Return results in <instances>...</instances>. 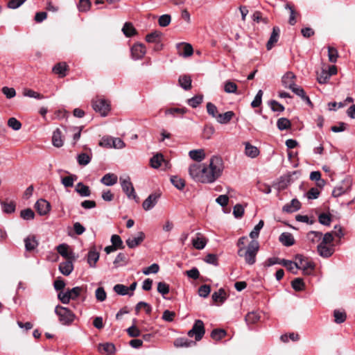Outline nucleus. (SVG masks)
<instances>
[{"mask_svg":"<svg viewBox=\"0 0 355 355\" xmlns=\"http://www.w3.org/2000/svg\"><path fill=\"white\" fill-rule=\"evenodd\" d=\"M259 245L257 241L252 240L248 248H240L238 250V255L243 257L245 262L249 265H253L256 262V255L259 251Z\"/></svg>","mask_w":355,"mask_h":355,"instance_id":"nucleus-2","label":"nucleus"},{"mask_svg":"<svg viewBox=\"0 0 355 355\" xmlns=\"http://www.w3.org/2000/svg\"><path fill=\"white\" fill-rule=\"evenodd\" d=\"M223 168L222 159L218 156H212L209 164H193L190 165L189 173L196 182L211 184L222 175Z\"/></svg>","mask_w":355,"mask_h":355,"instance_id":"nucleus-1","label":"nucleus"},{"mask_svg":"<svg viewBox=\"0 0 355 355\" xmlns=\"http://www.w3.org/2000/svg\"><path fill=\"white\" fill-rule=\"evenodd\" d=\"M58 252L67 259L75 260L76 256L72 251H69V246L65 243L59 245L57 247Z\"/></svg>","mask_w":355,"mask_h":355,"instance_id":"nucleus-13","label":"nucleus"},{"mask_svg":"<svg viewBox=\"0 0 355 355\" xmlns=\"http://www.w3.org/2000/svg\"><path fill=\"white\" fill-rule=\"evenodd\" d=\"M171 21V15H163L159 17L158 19V24L162 27H166L169 25Z\"/></svg>","mask_w":355,"mask_h":355,"instance_id":"nucleus-63","label":"nucleus"},{"mask_svg":"<svg viewBox=\"0 0 355 355\" xmlns=\"http://www.w3.org/2000/svg\"><path fill=\"white\" fill-rule=\"evenodd\" d=\"M334 252V249L333 245L328 246L324 244H318V254L324 257V258H328L331 257Z\"/></svg>","mask_w":355,"mask_h":355,"instance_id":"nucleus-16","label":"nucleus"},{"mask_svg":"<svg viewBox=\"0 0 355 355\" xmlns=\"http://www.w3.org/2000/svg\"><path fill=\"white\" fill-rule=\"evenodd\" d=\"M318 220L322 225L329 226L331 223V218L329 214L322 213L319 215Z\"/></svg>","mask_w":355,"mask_h":355,"instance_id":"nucleus-64","label":"nucleus"},{"mask_svg":"<svg viewBox=\"0 0 355 355\" xmlns=\"http://www.w3.org/2000/svg\"><path fill=\"white\" fill-rule=\"evenodd\" d=\"M279 264L286 268L288 270L292 272L293 274H297L296 261L293 262L290 260L282 259L280 260Z\"/></svg>","mask_w":355,"mask_h":355,"instance_id":"nucleus-40","label":"nucleus"},{"mask_svg":"<svg viewBox=\"0 0 355 355\" xmlns=\"http://www.w3.org/2000/svg\"><path fill=\"white\" fill-rule=\"evenodd\" d=\"M92 105L93 109L102 116H106L110 110V103L104 98L97 97L93 99Z\"/></svg>","mask_w":355,"mask_h":355,"instance_id":"nucleus-5","label":"nucleus"},{"mask_svg":"<svg viewBox=\"0 0 355 355\" xmlns=\"http://www.w3.org/2000/svg\"><path fill=\"white\" fill-rule=\"evenodd\" d=\"M162 33L159 31H154L146 36V40L149 43H158L161 37Z\"/></svg>","mask_w":355,"mask_h":355,"instance_id":"nucleus-42","label":"nucleus"},{"mask_svg":"<svg viewBox=\"0 0 355 355\" xmlns=\"http://www.w3.org/2000/svg\"><path fill=\"white\" fill-rule=\"evenodd\" d=\"M279 33L280 30L279 27H273L272 32L270 35L269 40L266 44V48L268 50H270L273 47L274 44L277 42L279 40Z\"/></svg>","mask_w":355,"mask_h":355,"instance_id":"nucleus-17","label":"nucleus"},{"mask_svg":"<svg viewBox=\"0 0 355 355\" xmlns=\"http://www.w3.org/2000/svg\"><path fill=\"white\" fill-rule=\"evenodd\" d=\"M245 153L248 157L255 158L259 155V150L256 146L247 142L245 143Z\"/></svg>","mask_w":355,"mask_h":355,"instance_id":"nucleus-30","label":"nucleus"},{"mask_svg":"<svg viewBox=\"0 0 355 355\" xmlns=\"http://www.w3.org/2000/svg\"><path fill=\"white\" fill-rule=\"evenodd\" d=\"M122 31L126 37H132L137 33L136 29L130 22H125L123 26Z\"/></svg>","mask_w":355,"mask_h":355,"instance_id":"nucleus-38","label":"nucleus"},{"mask_svg":"<svg viewBox=\"0 0 355 355\" xmlns=\"http://www.w3.org/2000/svg\"><path fill=\"white\" fill-rule=\"evenodd\" d=\"M234 112L232 111H227L224 114H219L216 121L218 123L220 124H227L234 117Z\"/></svg>","mask_w":355,"mask_h":355,"instance_id":"nucleus-26","label":"nucleus"},{"mask_svg":"<svg viewBox=\"0 0 355 355\" xmlns=\"http://www.w3.org/2000/svg\"><path fill=\"white\" fill-rule=\"evenodd\" d=\"M260 318L259 315L256 312L248 313L245 318V322L248 324H252L256 323Z\"/></svg>","mask_w":355,"mask_h":355,"instance_id":"nucleus-48","label":"nucleus"},{"mask_svg":"<svg viewBox=\"0 0 355 355\" xmlns=\"http://www.w3.org/2000/svg\"><path fill=\"white\" fill-rule=\"evenodd\" d=\"M98 351L106 355H111L115 352V346L113 343H105L98 345Z\"/></svg>","mask_w":355,"mask_h":355,"instance_id":"nucleus-24","label":"nucleus"},{"mask_svg":"<svg viewBox=\"0 0 355 355\" xmlns=\"http://www.w3.org/2000/svg\"><path fill=\"white\" fill-rule=\"evenodd\" d=\"M212 300L215 302H224L226 300V293L224 289L220 288L218 291L212 294Z\"/></svg>","mask_w":355,"mask_h":355,"instance_id":"nucleus-39","label":"nucleus"},{"mask_svg":"<svg viewBox=\"0 0 355 355\" xmlns=\"http://www.w3.org/2000/svg\"><path fill=\"white\" fill-rule=\"evenodd\" d=\"M145 239V234L143 232H139L136 236L129 237L126 240V244L128 248L132 249L139 245Z\"/></svg>","mask_w":355,"mask_h":355,"instance_id":"nucleus-10","label":"nucleus"},{"mask_svg":"<svg viewBox=\"0 0 355 355\" xmlns=\"http://www.w3.org/2000/svg\"><path fill=\"white\" fill-rule=\"evenodd\" d=\"M130 50L132 58L135 60L141 59L146 53V46L141 43L134 44Z\"/></svg>","mask_w":355,"mask_h":355,"instance_id":"nucleus-9","label":"nucleus"},{"mask_svg":"<svg viewBox=\"0 0 355 355\" xmlns=\"http://www.w3.org/2000/svg\"><path fill=\"white\" fill-rule=\"evenodd\" d=\"M330 78L329 73H327V71L325 69H322L318 74L317 77V80L320 84H325L327 83L328 80Z\"/></svg>","mask_w":355,"mask_h":355,"instance_id":"nucleus-57","label":"nucleus"},{"mask_svg":"<svg viewBox=\"0 0 355 355\" xmlns=\"http://www.w3.org/2000/svg\"><path fill=\"white\" fill-rule=\"evenodd\" d=\"M191 159L196 162H201L205 159L206 155L203 149L192 150L189 153Z\"/></svg>","mask_w":355,"mask_h":355,"instance_id":"nucleus-25","label":"nucleus"},{"mask_svg":"<svg viewBox=\"0 0 355 355\" xmlns=\"http://www.w3.org/2000/svg\"><path fill=\"white\" fill-rule=\"evenodd\" d=\"M279 241L285 246H291L295 243V239L292 234L289 232H283L279 238Z\"/></svg>","mask_w":355,"mask_h":355,"instance_id":"nucleus-21","label":"nucleus"},{"mask_svg":"<svg viewBox=\"0 0 355 355\" xmlns=\"http://www.w3.org/2000/svg\"><path fill=\"white\" fill-rule=\"evenodd\" d=\"M206 107L209 115L216 119L219 114L217 107L214 103L209 102L207 103Z\"/></svg>","mask_w":355,"mask_h":355,"instance_id":"nucleus-46","label":"nucleus"},{"mask_svg":"<svg viewBox=\"0 0 355 355\" xmlns=\"http://www.w3.org/2000/svg\"><path fill=\"white\" fill-rule=\"evenodd\" d=\"M111 242L116 249H123L124 245L121 237L117 234H114L111 236Z\"/></svg>","mask_w":355,"mask_h":355,"instance_id":"nucleus-56","label":"nucleus"},{"mask_svg":"<svg viewBox=\"0 0 355 355\" xmlns=\"http://www.w3.org/2000/svg\"><path fill=\"white\" fill-rule=\"evenodd\" d=\"M55 313L58 316L59 321L64 325L71 324L76 317L71 310L60 305L55 306Z\"/></svg>","mask_w":355,"mask_h":355,"instance_id":"nucleus-3","label":"nucleus"},{"mask_svg":"<svg viewBox=\"0 0 355 355\" xmlns=\"http://www.w3.org/2000/svg\"><path fill=\"white\" fill-rule=\"evenodd\" d=\"M334 316L335 322L338 324L344 322L347 318L345 312L340 310H334Z\"/></svg>","mask_w":355,"mask_h":355,"instance_id":"nucleus-47","label":"nucleus"},{"mask_svg":"<svg viewBox=\"0 0 355 355\" xmlns=\"http://www.w3.org/2000/svg\"><path fill=\"white\" fill-rule=\"evenodd\" d=\"M226 335V331L222 329H215L211 333V337L215 340H219L224 338Z\"/></svg>","mask_w":355,"mask_h":355,"instance_id":"nucleus-51","label":"nucleus"},{"mask_svg":"<svg viewBox=\"0 0 355 355\" xmlns=\"http://www.w3.org/2000/svg\"><path fill=\"white\" fill-rule=\"evenodd\" d=\"M171 182L173 185L179 190L183 189L185 187V181L178 176H172L171 178Z\"/></svg>","mask_w":355,"mask_h":355,"instance_id":"nucleus-43","label":"nucleus"},{"mask_svg":"<svg viewBox=\"0 0 355 355\" xmlns=\"http://www.w3.org/2000/svg\"><path fill=\"white\" fill-rule=\"evenodd\" d=\"M20 216L26 220H33L35 217V213L31 209H25L21 211Z\"/></svg>","mask_w":355,"mask_h":355,"instance_id":"nucleus-54","label":"nucleus"},{"mask_svg":"<svg viewBox=\"0 0 355 355\" xmlns=\"http://www.w3.org/2000/svg\"><path fill=\"white\" fill-rule=\"evenodd\" d=\"M67 67L68 66L65 62H60L53 67V71L62 78L66 76L65 72L67 70Z\"/></svg>","mask_w":355,"mask_h":355,"instance_id":"nucleus-34","label":"nucleus"},{"mask_svg":"<svg viewBox=\"0 0 355 355\" xmlns=\"http://www.w3.org/2000/svg\"><path fill=\"white\" fill-rule=\"evenodd\" d=\"M50 208L51 205L46 200L40 199L35 203V209L40 216L47 214L50 211Z\"/></svg>","mask_w":355,"mask_h":355,"instance_id":"nucleus-12","label":"nucleus"},{"mask_svg":"<svg viewBox=\"0 0 355 355\" xmlns=\"http://www.w3.org/2000/svg\"><path fill=\"white\" fill-rule=\"evenodd\" d=\"M128 263V258L126 254L120 252L118 254L113 264L115 268L125 266Z\"/></svg>","mask_w":355,"mask_h":355,"instance_id":"nucleus-29","label":"nucleus"},{"mask_svg":"<svg viewBox=\"0 0 355 355\" xmlns=\"http://www.w3.org/2000/svg\"><path fill=\"white\" fill-rule=\"evenodd\" d=\"M207 243V239L200 233L197 234V237L192 240L193 246L197 250H202L205 248Z\"/></svg>","mask_w":355,"mask_h":355,"instance_id":"nucleus-20","label":"nucleus"},{"mask_svg":"<svg viewBox=\"0 0 355 355\" xmlns=\"http://www.w3.org/2000/svg\"><path fill=\"white\" fill-rule=\"evenodd\" d=\"M114 292H116L118 295H125L128 293V288L123 284H116L113 288Z\"/></svg>","mask_w":355,"mask_h":355,"instance_id":"nucleus-59","label":"nucleus"},{"mask_svg":"<svg viewBox=\"0 0 355 355\" xmlns=\"http://www.w3.org/2000/svg\"><path fill=\"white\" fill-rule=\"evenodd\" d=\"M301 204L297 199H293L289 203L286 204L282 209L286 213H293L300 209Z\"/></svg>","mask_w":355,"mask_h":355,"instance_id":"nucleus-18","label":"nucleus"},{"mask_svg":"<svg viewBox=\"0 0 355 355\" xmlns=\"http://www.w3.org/2000/svg\"><path fill=\"white\" fill-rule=\"evenodd\" d=\"M178 53L183 57L191 56L193 53L192 46L188 43H180L178 44Z\"/></svg>","mask_w":355,"mask_h":355,"instance_id":"nucleus-15","label":"nucleus"},{"mask_svg":"<svg viewBox=\"0 0 355 355\" xmlns=\"http://www.w3.org/2000/svg\"><path fill=\"white\" fill-rule=\"evenodd\" d=\"M83 291V287L76 286L71 289H67L65 292H60L58 295V298L62 303L67 304L69 303L71 300H76L80 296Z\"/></svg>","mask_w":355,"mask_h":355,"instance_id":"nucleus-4","label":"nucleus"},{"mask_svg":"<svg viewBox=\"0 0 355 355\" xmlns=\"http://www.w3.org/2000/svg\"><path fill=\"white\" fill-rule=\"evenodd\" d=\"M23 94L25 96L30 97V98H37V99H42L44 98L43 95L31 89H24Z\"/></svg>","mask_w":355,"mask_h":355,"instance_id":"nucleus-58","label":"nucleus"},{"mask_svg":"<svg viewBox=\"0 0 355 355\" xmlns=\"http://www.w3.org/2000/svg\"><path fill=\"white\" fill-rule=\"evenodd\" d=\"M164 161V158L162 154H157L154 155L150 160V166L154 168H158L162 162Z\"/></svg>","mask_w":355,"mask_h":355,"instance_id":"nucleus-44","label":"nucleus"},{"mask_svg":"<svg viewBox=\"0 0 355 355\" xmlns=\"http://www.w3.org/2000/svg\"><path fill=\"white\" fill-rule=\"evenodd\" d=\"M262 96H263V92L262 90H259L257 93L254 100L251 103V106L254 108L258 107L261 105L262 102Z\"/></svg>","mask_w":355,"mask_h":355,"instance_id":"nucleus-62","label":"nucleus"},{"mask_svg":"<svg viewBox=\"0 0 355 355\" xmlns=\"http://www.w3.org/2000/svg\"><path fill=\"white\" fill-rule=\"evenodd\" d=\"M73 260L67 259L66 261L60 264L59 270L62 274L66 276L71 274L73 269Z\"/></svg>","mask_w":355,"mask_h":355,"instance_id":"nucleus-19","label":"nucleus"},{"mask_svg":"<svg viewBox=\"0 0 355 355\" xmlns=\"http://www.w3.org/2000/svg\"><path fill=\"white\" fill-rule=\"evenodd\" d=\"M8 125L14 130H19L21 128V122L14 117L8 119Z\"/></svg>","mask_w":355,"mask_h":355,"instance_id":"nucleus-61","label":"nucleus"},{"mask_svg":"<svg viewBox=\"0 0 355 355\" xmlns=\"http://www.w3.org/2000/svg\"><path fill=\"white\" fill-rule=\"evenodd\" d=\"M160 197V194L158 193H153L150 194L143 202V209L146 211H148L153 209L157 204L158 199Z\"/></svg>","mask_w":355,"mask_h":355,"instance_id":"nucleus-11","label":"nucleus"},{"mask_svg":"<svg viewBox=\"0 0 355 355\" xmlns=\"http://www.w3.org/2000/svg\"><path fill=\"white\" fill-rule=\"evenodd\" d=\"M296 270H302L304 274H309L314 269V264L302 254L295 256Z\"/></svg>","mask_w":355,"mask_h":355,"instance_id":"nucleus-6","label":"nucleus"},{"mask_svg":"<svg viewBox=\"0 0 355 355\" xmlns=\"http://www.w3.org/2000/svg\"><path fill=\"white\" fill-rule=\"evenodd\" d=\"M75 191L83 197H88L91 195L89 187L82 182H78L76 184Z\"/></svg>","mask_w":355,"mask_h":355,"instance_id":"nucleus-31","label":"nucleus"},{"mask_svg":"<svg viewBox=\"0 0 355 355\" xmlns=\"http://www.w3.org/2000/svg\"><path fill=\"white\" fill-rule=\"evenodd\" d=\"M188 110L186 107H172L166 110V114H171L174 116H182Z\"/></svg>","mask_w":355,"mask_h":355,"instance_id":"nucleus-33","label":"nucleus"},{"mask_svg":"<svg viewBox=\"0 0 355 355\" xmlns=\"http://www.w3.org/2000/svg\"><path fill=\"white\" fill-rule=\"evenodd\" d=\"M295 78V74L291 71H288L282 77V84L285 87H291L295 84L294 79Z\"/></svg>","mask_w":355,"mask_h":355,"instance_id":"nucleus-28","label":"nucleus"},{"mask_svg":"<svg viewBox=\"0 0 355 355\" xmlns=\"http://www.w3.org/2000/svg\"><path fill=\"white\" fill-rule=\"evenodd\" d=\"M224 90L226 93H236L237 91V85L234 82L227 80L225 83Z\"/></svg>","mask_w":355,"mask_h":355,"instance_id":"nucleus-53","label":"nucleus"},{"mask_svg":"<svg viewBox=\"0 0 355 355\" xmlns=\"http://www.w3.org/2000/svg\"><path fill=\"white\" fill-rule=\"evenodd\" d=\"M291 121L286 118H280L277 120V126L279 130H284L291 127Z\"/></svg>","mask_w":355,"mask_h":355,"instance_id":"nucleus-45","label":"nucleus"},{"mask_svg":"<svg viewBox=\"0 0 355 355\" xmlns=\"http://www.w3.org/2000/svg\"><path fill=\"white\" fill-rule=\"evenodd\" d=\"M121 184L123 192L127 195L130 199H134L136 202L138 201V196H137L135 189L129 177L123 179L120 178Z\"/></svg>","mask_w":355,"mask_h":355,"instance_id":"nucleus-8","label":"nucleus"},{"mask_svg":"<svg viewBox=\"0 0 355 355\" xmlns=\"http://www.w3.org/2000/svg\"><path fill=\"white\" fill-rule=\"evenodd\" d=\"M118 178L114 173H107L101 180V183L106 186H112L117 182Z\"/></svg>","mask_w":355,"mask_h":355,"instance_id":"nucleus-27","label":"nucleus"},{"mask_svg":"<svg viewBox=\"0 0 355 355\" xmlns=\"http://www.w3.org/2000/svg\"><path fill=\"white\" fill-rule=\"evenodd\" d=\"M328 57L329 62L332 63L336 62L338 57L337 49L334 47L328 46Z\"/></svg>","mask_w":355,"mask_h":355,"instance_id":"nucleus-55","label":"nucleus"},{"mask_svg":"<svg viewBox=\"0 0 355 355\" xmlns=\"http://www.w3.org/2000/svg\"><path fill=\"white\" fill-rule=\"evenodd\" d=\"M191 345H196V343L185 338H178L174 341L176 347H188Z\"/></svg>","mask_w":355,"mask_h":355,"instance_id":"nucleus-36","label":"nucleus"},{"mask_svg":"<svg viewBox=\"0 0 355 355\" xmlns=\"http://www.w3.org/2000/svg\"><path fill=\"white\" fill-rule=\"evenodd\" d=\"M205 332V330L203 322L200 320H197L193 324L192 329L189 331L188 336L189 337L194 336L196 340L199 341L203 337Z\"/></svg>","mask_w":355,"mask_h":355,"instance_id":"nucleus-7","label":"nucleus"},{"mask_svg":"<svg viewBox=\"0 0 355 355\" xmlns=\"http://www.w3.org/2000/svg\"><path fill=\"white\" fill-rule=\"evenodd\" d=\"M92 157L87 153H80L77 157V161L80 165L85 166L91 161Z\"/></svg>","mask_w":355,"mask_h":355,"instance_id":"nucleus-50","label":"nucleus"},{"mask_svg":"<svg viewBox=\"0 0 355 355\" xmlns=\"http://www.w3.org/2000/svg\"><path fill=\"white\" fill-rule=\"evenodd\" d=\"M25 248L27 251L35 250L38 245V241L34 235H30L24 239Z\"/></svg>","mask_w":355,"mask_h":355,"instance_id":"nucleus-23","label":"nucleus"},{"mask_svg":"<svg viewBox=\"0 0 355 355\" xmlns=\"http://www.w3.org/2000/svg\"><path fill=\"white\" fill-rule=\"evenodd\" d=\"M292 287L297 291H302L304 288V284L301 278H296L292 281Z\"/></svg>","mask_w":355,"mask_h":355,"instance_id":"nucleus-60","label":"nucleus"},{"mask_svg":"<svg viewBox=\"0 0 355 355\" xmlns=\"http://www.w3.org/2000/svg\"><path fill=\"white\" fill-rule=\"evenodd\" d=\"M52 144L57 148H60L63 146L64 141L62 139V132L59 128H57L53 133Z\"/></svg>","mask_w":355,"mask_h":355,"instance_id":"nucleus-22","label":"nucleus"},{"mask_svg":"<svg viewBox=\"0 0 355 355\" xmlns=\"http://www.w3.org/2000/svg\"><path fill=\"white\" fill-rule=\"evenodd\" d=\"M178 82L180 87L185 90H189L191 87V78L189 75L180 76Z\"/></svg>","mask_w":355,"mask_h":355,"instance_id":"nucleus-32","label":"nucleus"},{"mask_svg":"<svg viewBox=\"0 0 355 355\" xmlns=\"http://www.w3.org/2000/svg\"><path fill=\"white\" fill-rule=\"evenodd\" d=\"M285 8L289 10V11H290V17H289L288 21L291 25L293 26L296 23L295 18H296L297 13L295 12L293 7L289 3H286L285 5Z\"/></svg>","mask_w":355,"mask_h":355,"instance_id":"nucleus-52","label":"nucleus"},{"mask_svg":"<svg viewBox=\"0 0 355 355\" xmlns=\"http://www.w3.org/2000/svg\"><path fill=\"white\" fill-rule=\"evenodd\" d=\"M264 225L263 220H261L257 225H255L253 230L250 233V236L253 240L259 237V232L263 228Z\"/></svg>","mask_w":355,"mask_h":355,"instance_id":"nucleus-49","label":"nucleus"},{"mask_svg":"<svg viewBox=\"0 0 355 355\" xmlns=\"http://www.w3.org/2000/svg\"><path fill=\"white\" fill-rule=\"evenodd\" d=\"M202 101H203V95L199 94V95H196L193 97L188 99L187 103L191 107L196 108L202 103Z\"/></svg>","mask_w":355,"mask_h":355,"instance_id":"nucleus-41","label":"nucleus"},{"mask_svg":"<svg viewBox=\"0 0 355 355\" xmlns=\"http://www.w3.org/2000/svg\"><path fill=\"white\" fill-rule=\"evenodd\" d=\"M78 177L76 175L71 174L69 176L63 177L61 178V183L64 187H72L74 182L77 180Z\"/></svg>","mask_w":355,"mask_h":355,"instance_id":"nucleus-37","label":"nucleus"},{"mask_svg":"<svg viewBox=\"0 0 355 355\" xmlns=\"http://www.w3.org/2000/svg\"><path fill=\"white\" fill-rule=\"evenodd\" d=\"M322 234L320 232L310 231L307 233L306 238L312 243L319 242L322 239Z\"/></svg>","mask_w":355,"mask_h":355,"instance_id":"nucleus-35","label":"nucleus"},{"mask_svg":"<svg viewBox=\"0 0 355 355\" xmlns=\"http://www.w3.org/2000/svg\"><path fill=\"white\" fill-rule=\"evenodd\" d=\"M99 252L96 250V248L93 246L91 248L87 253V263L92 268L96 267V263L99 259Z\"/></svg>","mask_w":355,"mask_h":355,"instance_id":"nucleus-14","label":"nucleus"}]
</instances>
